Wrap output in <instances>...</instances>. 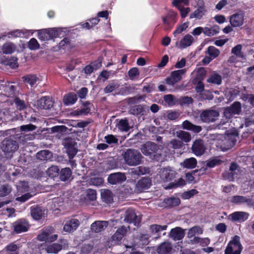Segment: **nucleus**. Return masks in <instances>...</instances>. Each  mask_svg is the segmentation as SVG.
I'll list each match as a JSON object with an SVG mask.
<instances>
[{"label":"nucleus","instance_id":"59","mask_svg":"<svg viewBox=\"0 0 254 254\" xmlns=\"http://www.w3.org/2000/svg\"><path fill=\"white\" fill-rule=\"evenodd\" d=\"M6 64L11 68H16L18 66L17 59L15 57H12L7 62Z\"/></svg>","mask_w":254,"mask_h":254},{"label":"nucleus","instance_id":"41","mask_svg":"<svg viewBox=\"0 0 254 254\" xmlns=\"http://www.w3.org/2000/svg\"><path fill=\"white\" fill-rule=\"evenodd\" d=\"M18 195H20L21 193L26 192L29 191V187L27 185V183L25 182H20L17 185Z\"/></svg>","mask_w":254,"mask_h":254},{"label":"nucleus","instance_id":"53","mask_svg":"<svg viewBox=\"0 0 254 254\" xmlns=\"http://www.w3.org/2000/svg\"><path fill=\"white\" fill-rule=\"evenodd\" d=\"M198 193V191L195 189L184 192L182 194V197L184 199H188Z\"/></svg>","mask_w":254,"mask_h":254},{"label":"nucleus","instance_id":"19","mask_svg":"<svg viewBox=\"0 0 254 254\" xmlns=\"http://www.w3.org/2000/svg\"><path fill=\"white\" fill-rule=\"evenodd\" d=\"M126 180V177L124 173H116L111 174L108 178V182L111 184L115 185L122 183Z\"/></svg>","mask_w":254,"mask_h":254},{"label":"nucleus","instance_id":"64","mask_svg":"<svg viewBox=\"0 0 254 254\" xmlns=\"http://www.w3.org/2000/svg\"><path fill=\"white\" fill-rule=\"evenodd\" d=\"M14 103L17 108L20 110H23L27 107V105L25 103L18 98H15L14 99Z\"/></svg>","mask_w":254,"mask_h":254},{"label":"nucleus","instance_id":"1","mask_svg":"<svg viewBox=\"0 0 254 254\" xmlns=\"http://www.w3.org/2000/svg\"><path fill=\"white\" fill-rule=\"evenodd\" d=\"M141 150L144 155L149 156L152 159L158 160L161 155V149L152 142H146L142 146Z\"/></svg>","mask_w":254,"mask_h":254},{"label":"nucleus","instance_id":"57","mask_svg":"<svg viewBox=\"0 0 254 254\" xmlns=\"http://www.w3.org/2000/svg\"><path fill=\"white\" fill-rule=\"evenodd\" d=\"M167 226H160L158 225H152L150 226V230L152 233H157L160 231L166 229Z\"/></svg>","mask_w":254,"mask_h":254},{"label":"nucleus","instance_id":"8","mask_svg":"<svg viewBox=\"0 0 254 254\" xmlns=\"http://www.w3.org/2000/svg\"><path fill=\"white\" fill-rule=\"evenodd\" d=\"M117 220H110L109 221H96L91 225V230L95 233H99L105 230L109 225L117 222Z\"/></svg>","mask_w":254,"mask_h":254},{"label":"nucleus","instance_id":"60","mask_svg":"<svg viewBox=\"0 0 254 254\" xmlns=\"http://www.w3.org/2000/svg\"><path fill=\"white\" fill-rule=\"evenodd\" d=\"M128 75L131 80L135 79L139 75L138 69L136 67L130 69L128 71Z\"/></svg>","mask_w":254,"mask_h":254},{"label":"nucleus","instance_id":"45","mask_svg":"<svg viewBox=\"0 0 254 254\" xmlns=\"http://www.w3.org/2000/svg\"><path fill=\"white\" fill-rule=\"evenodd\" d=\"M221 81V76L215 72L212 73L210 77L207 79L208 82L213 83L218 85L220 84Z\"/></svg>","mask_w":254,"mask_h":254},{"label":"nucleus","instance_id":"20","mask_svg":"<svg viewBox=\"0 0 254 254\" xmlns=\"http://www.w3.org/2000/svg\"><path fill=\"white\" fill-rule=\"evenodd\" d=\"M192 152L196 156H200L202 155L205 151V147L203 142L201 140H195L192 146Z\"/></svg>","mask_w":254,"mask_h":254},{"label":"nucleus","instance_id":"36","mask_svg":"<svg viewBox=\"0 0 254 254\" xmlns=\"http://www.w3.org/2000/svg\"><path fill=\"white\" fill-rule=\"evenodd\" d=\"M77 99L76 95L74 93H70L65 95L64 98V103L66 105L73 104Z\"/></svg>","mask_w":254,"mask_h":254},{"label":"nucleus","instance_id":"26","mask_svg":"<svg viewBox=\"0 0 254 254\" xmlns=\"http://www.w3.org/2000/svg\"><path fill=\"white\" fill-rule=\"evenodd\" d=\"M45 210L42 209L40 207L31 208V215L35 220H38L41 219L45 216Z\"/></svg>","mask_w":254,"mask_h":254},{"label":"nucleus","instance_id":"37","mask_svg":"<svg viewBox=\"0 0 254 254\" xmlns=\"http://www.w3.org/2000/svg\"><path fill=\"white\" fill-rule=\"evenodd\" d=\"M16 49L15 46L12 43H5L1 48L3 54H10L14 52Z\"/></svg>","mask_w":254,"mask_h":254},{"label":"nucleus","instance_id":"21","mask_svg":"<svg viewBox=\"0 0 254 254\" xmlns=\"http://www.w3.org/2000/svg\"><path fill=\"white\" fill-rule=\"evenodd\" d=\"M14 230L17 233L26 232L28 230L29 225L25 220H20L13 224Z\"/></svg>","mask_w":254,"mask_h":254},{"label":"nucleus","instance_id":"11","mask_svg":"<svg viewBox=\"0 0 254 254\" xmlns=\"http://www.w3.org/2000/svg\"><path fill=\"white\" fill-rule=\"evenodd\" d=\"M219 113L214 110H206L200 115V119L203 122H212L218 117Z\"/></svg>","mask_w":254,"mask_h":254},{"label":"nucleus","instance_id":"27","mask_svg":"<svg viewBox=\"0 0 254 254\" xmlns=\"http://www.w3.org/2000/svg\"><path fill=\"white\" fill-rule=\"evenodd\" d=\"M170 235L174 240H180L184 238L185 232L182 228L176 227L171 230Z\"/></svg>","mask_w":254,"mask_h":254},{"label":"nucleus","instance_id":"47","mask_svg":"<svg viewBox=\"0 0 254 254\" xmlns=\"http://www.w3.org/2000/svg\"><path fill=\"white\" fill-rule=\"evenodd\" d=\"M47 29L49 32L50 36H51V39L59 36L60 35H61V33L63 31V29L60 28H53Z\"/></svg>","mask_w":254,"mask_h":254},{"label":"nucleus","instance_id":"18","mask_svg":"<svg viewBox=\"0 0 254 254\" xmlns=\"http://www.w3.org/2000/svg\"><path fill=\"white\" fill-rule=\"evenodd\" d=\"M79 225V222L77 219H71L65 222L63 230L66 232L70 233L75 231Z\"/></svg>","mask_w":254,"mask_h":254},{"label":"nucleus","instance_id":"52","mask_svg":"<svg viewBox=\"0 0 254 254\" xmlns=\"http://www.w3.org/2000/svg\"><path fill=\"white\" fill-rule=\"evenodd\" d=\"M189 26V22L184 23L178 26L176 29L173 32V35L176 37L178 34L182 33L185 31Z\"/></svg>","mask_w":254,"mask_h":254},{"label":"nucleus","instance_id":"15","mask_svg":"<svg viewBox=\"0 0 254 254\" xmlns=\"http://www.w3.org/2000/svg\"><path fill=\"white\" fill-rule=\"evenodd\" d=\"M124 221L133 223L136 225L139 223L140 218L136 215L134 210L128 209L125 212Z\"/></svg>","mask_w":254,"mask_h":254},{"label":"nucleus","instance_id":"49","mask_svg":"<svg viewBox=\"0 0 254 254\" xmlns=\"http://www.w3.org/2000/svg\"><path fill=\"white\" fill-rule=\"evenodd\" d=\"M38 37L41 41H47L51 39L47 29H43L38 31Z\"/></svg>","mask_w":254,"mask_h":254},{"label":"nucleus","instance_id":"16","mask_svg":"<svg viewBox=\"0 0 254 254\" xmlns=\"http://www.w3.org/2000/svg\"><path fill=\"white\" fill-rule=\"evenodd\" d=\"M249 214L245 212L237 211L228 216V219L234 222H242L248 219Z\"/></svg>","mask_w":254,"mask_h":254},{"label":"nucleus","instance_id":"62","mask_svg":"<svg viewBox=\"0 0 254 254\" xmlns=\"http://www.w3.org/2000/svg\"><path fill=\"white\" fill-rule=\"evenodd\" d=\"M104 182V180L102 178H91L89 181V183L93 186H100Z\"/></svg>","mask_w":254,"mask_h":254},{"label":"nucleus","instance_id":"50","mask_svg":"<svg viewBox=\"0 0 254 254\" xmlns=\"http://www.w3.org/2000/svg\"><path fill=\"white\" fill-rule=\"evenodd\" d=\"M166 203L170 206H178L180 203V200L178 197H170L165 200Z\"/></svg>","mask_w":254,"mask_h":254},{"label":"nucleus","instance_id":"56","mask_svg":"<svg viewBox=\"0 0 254 254\" xmlns=\"http://www.w3.org/2000/svg\"><path fill=\"white\" fill-rule=\"evenodd\" d=\"M28 48L32 50H35L39 48V44L35 38H32L28 42Z\"/></svg>","mask_w":254,"mask_h":254},{"label":"nucleus","instance_id":"51","mask_svg":"<svg viewBox=\"0 0 254 254\" xmlns=\"http://www.w3.org/2000/svg\"><path fill=\"white\" fill-rule=\"evenodd\" d=\"M59 170L58 167L53 166L48 168L47 171V174L49 177L54 178L58 175Z\"/></svg>","mask_w":254,"mask_h":254},{"label":"nucleus","instance_id":"9","mask_svg":"<svg viewBox=\"0 0 254 254\" xmlns=\"http://www.w3.org/2000/svg\"><path fill=\"white\" fill-rule=\"evenodd\" d=\"M245 14L242 12L236 13L232 15L229 18V22L233 27H238L244 23Z\"/></svg>","mask_w":254,"mask_h":254},{"label":"nucleus","instance_id":"23","mask_svg":"<svg viewBox=\"0 0 254 254\" xmlns=\"http://www.w3.org/2000/svg\"><path fill=\"white\" fill-rule=\"evenodd\" d=\"M204 3L202 0L198 1V8L190 15V18H196L200 19L205 14L206 11L204 5Z\"/></svg>","mask_w":254,"mask_h":254},{"label":"nucleus","instance_id":"61","mask_svg":"<svg viewBox=\"0 0 254 254\" xmlns=\"http://www.w3.org/2000/svg\"><path fill=\"white\" fill-rule=\"evenodd\" d=\"M36 128V126L31 124L21 126L20 127V130L24 133L33 131L35 130Z\"/></svg>","mask_w":254,"mask_h":254},{"label":"nucleus","instance_id":"6","mask_svg":"<svg viewBox=\"0 0 254 254\" xmlns=\"http://www.w3.org/2000/svg\"><path fill=\"white\" fill-rule=\"evenodd\" d=\"M186 71L187 69L185 68L172 71L170 76L166 78V83L168 85H174L182 79L183 76L185 74Z\"/></svg>","mask_w":254,"mask_h":254},{"label":"nucleus","instance_id":"33","mask_svg":"<svg viewBox=\"0 0 254 254\" xmlns=\"http://www.w3.org/2000/svg\"><path fill=\"white\" fill-rule=\"evenodd\" d=\"M36 157L38 159L42 161L50 160L52 157V153L46 150H42L38 152L36 154Z\"/></svg>","mask_w":254,"mask_h":254},{"label":"nucleus","instance_id":"25","mask_svg":"<svg viewBox=\"0 0 254 254\" xmlns=\"http://www.w3.org/2000/svg\"><path fill=\"white\" fill-rule=\"evenodd\" d=\"M35 105L40 109H49L52 106L53 104L49 98L44 97L37 100Z\"/></svg>","mask_w":254,"mask_h":254},{"label":"nucleus","instance_id":"48","mask_svg":"<svg viewBox=\"0 0 254 254\" xmlns=\"http://www.w3.org/2000/svg\"><path fill=\"white\" fill-rule=\"evenodd\" d=\"M118 127L119 129L123 131H128L130 128L127 119L121 120L118 125Z\"/></svg>","mask_w":254,"mask_h":254},{"label":"nucleus","instance_id":"54","mask_svg":"<svg viewBox=\"0 0 254 254\" xmlns=\"http://www.w3.org/2000/svg\"><path fill=\"white\" fill-rule=\"evenodd\" d=\"M26 83L30 84L31 86L34 85L37 82V78L34 75H29L23 77Z\"/></svg>","mask_w":254,"mask_h":254},{"label":"nucleus","instance_id":"28","mask_svg":"<svg viewBox=\"0 0 254 254\" xmlns=\"http://www.w3.org/2000/svg\"><path fill=\"white\" fill-rule=\"evenodd\" d=\"M157 251L159 254H171L172 247L170 243L165 242L158 248Z\"/></svg>","mask_w":254,"mask_h":254},{"label":"nucleus","instance_id":"24","mask_svg":"<svg viewBox=\"0 0 254 254\" xmlns=\"http://www.w3.org/2000/svg\"><path fill=\"white\" fill-rule=\"evenodd\" d=\"M231 202L237 204L246 203L249 206H252L254 204V201L252 198L240 195L233 196Z\"/></svg>","mask_w":254,"mask_h":254},{"label":"nucleus","instance_id":"10","mask_svg":"<svg viewBox=\"0 0 254 254\" xmlns=\"http://www.w3.org/2000/svg\"><path fill=\"white\" fill-rule=\"evenodd\" d=\"M129 228L128 226H122L119 228L112 236V240L115 244H118L120 242L123 238L127 235Z\"/></svg>","mask_w":254,"mask_h":254},{"label":"nucleus","instance_id":"39","mask_svg":"<svg viewBox=\"0 0 254 254\" xmlns=\"http://www.w3.org/2000/svg\"><path fill=\"white\" fill-rule=\"evenodd\" d=\"M190 243L192 244L199 243L202 247H205L209 245L210 240L207 238H200L198 237L193 238V240H190Z\"/></svg>","mask_w":254,"mask_h":254},{"label":"nucleus","instance_id":"40","mask_svg":"<svg viewBox=\"0 0 254 254\" xmlns=\"http://www.w3.org/2000/svg\"><path fill=\"white\" fill-rule=\"evenodd\" d=\"M119 84L116 81H113L109 83L104 89V92L105 93H109L115 91L119 88Z\"/></svg>","mask_w":254,"mask_h":254},{"label":"nucleus","instance_id":"43","mask_svg":"<svg viewBox=\"0 0 254 254\" xmlns=\"http://www.w3.org/2000/svg\"><path fill=\"white\" fill-rule=\"evenodd\" d=\"M193 74H196V81H201L203 80L206 75V71L202 67H200L193 72Z\"/></svg>","mask_w":254,"mask_h":254},{"label":"nucleus","instance_id":"30","mask_svg":"<svg viewBox=\"0 0 254 254\" xmlns=\"http://www.w3.org/2000/svg\"><path fill=\"white\" fill-rule=\"evenodd\" d=\"M101 195L102 200L106 203H111L113 200V195L109 190H101Z\"/></svg>","mask_w":254,"mask_h":254},{"label":"nucleus","instance_id":"42","mask_svg":"<svg viewBox=\"0 0 254 254\" xmlns=\"http://www.w3.org/2000/svg\"><path fill=\"white\" fill-rule=\"evenodd\" d=\"M71 176V171L68 168L62 169L60 173V179L63 181L68 180Z\"/></svg>","mask_w":254,"mask_h":254},{"label":"nucleus","instance_id":"46","mask_svg":"<svg viewBox=\"0 0 254 254\" xmlns=\"http://www.w3.org/2000/svg\"><path fill=\"white\" fill-rule=\"evenodd\" d=\"M12 190V188L8 185H3L0 187V196L4 197L7 195Z\"/></svg>","mask_w":254,"mask_h":254},{"label":"nucleus","instance_id":"44","mask_svg":"<svg viewBox=\"0 0 254 254\" xmlns=\"http://www.w3.org/2000/svg\"><path fill=\"white\" fill-rule=\"evenodd\" d=\"M206 54L214 59L219 55L220 51L213 46H209L207 48Z\"/></svg>","mask_w":254,"mask_h":254},{"label":"nucleus","instance_id":"13","mask_svg":"<svg viewBox=\"0 0 254 254\" xmlns=\"http://www.w3.org/2000/svg\"><path fill=\"white\" fill-rule=\"evenodd\" d=\"M151 185V180L149 178L143 177L136 184V190L141 192L149 189Z\"/></svg>","mask_w":254,"mask_h":254},{"label":"nucleus","instance_id":"32","mask_svg":"<svg viewBox=\"0 0 254 254\" xmlns=\"http://www.w3.org/2000/svg\"><path fill=\"white\" fill-rule=\"evenodd\" d=\"M182 127L185 129L192 130L195 132H199L201 130L200 127L195 126L187 120L183 123Z\"/></svg>","mask_w":254,"mask_h":254},{"label":"nucleus","instance_id":"29","mask_svg":"<svg viewBox=\"0 0 254 254\" xmlns=\"http://www.w3.org/2000/svg\"><path fill=\"white\" fill-rule=\"evenodd\" d=\"M197 164L196 160L193 157L185 159L182 163H181V166L183 168L187 169L194 168Z\"/></svg>","mask_w":254,"mask_h":254},{"label":"nucleus","instance_id":"5","mask_svg":"<svg viewBox=\"0 0 254 254\" xmlns=\"http://www.w3.org/2000/svg\"><path fill=\"white\" fill-rule=\"evenodd\" d=\"M54 229L52 227L43 230L37 236V239L40 241L52 242L56 241L58 237V235L53 234Z\"/></svg>","mask_w":254,"mask_h":254},{"label":"nucleus","instance_id":"31","mask_svg":"<svg viewBox=\"0 0 254 254\" xmlns=\"http://www.w3.org/2000/svg\"><path fill=\"white\" fill-rule=\"evenodd\" d=\"M62 249V246L59 243H54L46 246L45 250L48 254H57Z\"/></svg>","mask_w":254,"mask_h":254},{"label":"nucleus","instance_id":"17","mask_svg":"<svg viewBox=\"0 0 254 254\" xmlns=\"http://www.w3.org/2000/svg\"><path fill=\"white\" fill-rule=\"evenodd\" d=\"M160 178L163 182H168L173 179L176 172L170 168H163L160 171Z\"/></svg>","mask_w":254,"mask_h":254},{"label":"nucleus","instance_id":"38","mask_svg":"<svg viewBox=\"0 0 254 254\" xmlns=\"http://www.w3.org/2000/svg\"><path fill=\"white\" fill-rule=\"evenodd\" d=\"M219 27L217 25H214L211 28L204 27L203 34L207 36H212L219 32Z\"/></svg>","mask_w":254,"mask_h":254},{"label":"nucleus","instance_id":"2","mask_svg":"<svg viewBox=\"0 0 254 254\" xmlns=\"http://www.w3.org/2000/svg\"><path fill=\"white\" fill-rule=\"evenodd\" d=\"M123 157L125 162L129 166H137L141 161L142 156L140 153L136 150L127 149L124 153Z\"/></svg>","mask_w":254,"mask_h":254},{"label":"nucleus","instance_id":"22","mask_svg":"<svg viewBox=\"0 0 254 254\" xmlns=\"http://www.w3.org/2000/svg\"><path fill=\"white\" fill-rule=\"evenodd\" d=\"M32 33L33 32H31V30H28L26 29L16 30L8 32L6 36L8 38L23 37L29 36L30 34H32Z\"/></svg>","mask_w":254,"mask_h":254},{"label":"nucleus","instance_id":"3","mask_svg":"<svg viewBox=\"0 0 254 254\" xmlns=\"http://www.w3.org/2000/svg\"><path fill=\"white\" fill-rule=\"evenodd\" d=\"M238 133L236 131L221 135L219 137L222 140L220 147L223 151H226L233 147L237 141Z\"/></svg>","mask_w":254,"mask_h":254},{"label":"nucleus","instance_id":"35","mask_svg":"<svg viewBox=\"0 0 254 254\" xmlns=\"http://www.w3.org/2000/svg\"><path fill=\"white\" fill-rule=\"evenodd\" d=\"M203 232L202 229L199 226H194L189 229L188 233V238L190 240L195 238V235L201 234Z\"/></svg>","mask_w":254,"mask_h":254},{"label":"nucleus","instance_id":"7","mask_svg":"<svg viewBox=\"0 0 254 254\" xmlns=\"http://www.w3.org/2000/svg\"><path fill=\"white\" fill-rule=\"evenodd\" d=\"M1 149L6 154L15 152L18 148L17 142L11 139H6L2 142Z\"/></svg>","mask_w":254,"mask_h":254},{"label":"nucleus","instance_id":"12","mask_svg":"<svg viewBox=\"0 0 254 254\" xmlns=\"http://www.w3.org/2000/svg\"><path fill=\"white\" fill-rule=\"evenodd\" d=\"M241 111V106L239 102H235L231 106L226 108L224 111V115L226 118H230L233 115H239Z\"/></svg>","mask_w":254,"mask_h":254},{"label":"nucleus","instance_id":"55","mask_svg":"<svg viewBox=\"0 0 254 254\" xmlns=\"http://www.w3.org/2000/svg\"><path fill=\"white\" fill-rule=\"evenodd\" d=\"M186 184V182L184 179L183 178H180L178 181L172 183L170 184V187L168 188H178L180 187L184 186Z\"/></svg>","mask_w":254,"mask_h":254},{"label":"nucleus","instance_id":"34","mask_svg":"<svg viewBox=\"0 0 254 254\" xmlns=\"http://www.w3.org/2000/svg\"><path fill=\"white\" fill-rule=\"evenodd\" d=\"M176 136L185 142H189L191 140V137L190 134L183 130L177 131L176 133Z\"/></svg>","mask_w":254,"mask_h":254},{"label":"nucleus","instance_id":"58","mask_svg":"<svg viewBox=\"0 0 254 254\" xmlns=\"http://www.w3.org/2000/svg\"><path fill=\"white\" fill-rule=\"evenodd\" d=\"M34 195L35 194L34 193L32 194H31L29 192L26 193L22 195L21 196L17 197L16 198V200L21 202H24Z\"/></svg>","mask_w":254,"mask_h":254},{"label":"nucleus","instance_id":"14","mask_svg":"<svg viewBox=\"0 0 254 254\" xmlns=\"http://www.w3.org/2000/svg\"><path fill=\"white\" fill-rule=\"evenodd\" d=\"M194 42L192 36L188 34L184 36L180 41L177 42L176 46L180 49H185L190 46Z\"/></svg>","mask_w":254,"mask_h":254},{"label":"nucleus","instance_id":"63","mask_svg":"<svg viewBox=\"0 0 254 254\" xmlns=\"http://www.w3.org/2000/svg\"><path fill=\"white\" fill-rule=\"evenodd\" d=\"M177 14L173 11H170L165 18L171 20V22L174 23L176 22Z\"/></svg>","mask_w":254,"mask_h":254},{"label":"nucleus","instance_id":"4","mask_svg":"<svg viewBox=\"0 0 254 254\" xmlns=\"http://www.w3.org/2000/svg\"><path fill=\"white\" fill-rule=\"evenodd\" d=\"M243 248L240 237L236 235L233 237L229 242L224 254H241Z\"/></svg>","mask_w":254,"mask_h":254}]
</instances>
